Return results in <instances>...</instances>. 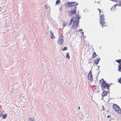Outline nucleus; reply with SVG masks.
<instances>
[{
  "label": "nucleus",
  "instance_id": "nucleus-7",
  "mask_svg": "<svg viewBox=\"0 0 121 121\" xmlns=\"http://www.w3.org/2000/svg\"><path fill=\"white\" fill-rule=\"evenodd\" d=\"M108 93V92L107 91H103L101 95L102 99H103L105 96L107 95Z\"/></svg>",
  "mask_w": 121,
  "mask_h": 121
},
{
  "label": "nucleus",
  "instance_id": "nucleus-20",
  "mask_svg": "<svg viewBox=\"0 0 121 121\" xmlns=\"http://www.w3.org/2000/svg\"><path fill=\"white\" fill-rule=\"evenodd\" d=\"M118 82L119 83L121 84V77L118 79Z\"/></svg>",
  "mask_w": 121,
  "mask_h": 121
},
{
  "label": "nucleus",
  "instance_id": "nucleus-22",
  "mask_svg": "<svg viewBox=\"0 0 121 121\" xmlns=\"http://www.w3.org/2000/svg\"><path fill=\"white\" fill-rule=\"evenodd\" d=\"M34 119L33 118H30L29 120L30 121H34Z\"/></svg>",
  "mask_w": 121,
  "mask_h": 121
},
{
  "label": "nucleus",
  "instance_id": "nucleus-28",
  "mask_svg": "<svg viewBox=\"0 0 121 121\" xmlns=\"http://www.w3.org/2000/svg\"><path fill=\"white\" fill-rule=\"evenodd\" d=\"M79 30L80 31H82V29H80Z\"/></svg>",
  "mask_w": 121,
  "mask_h": 121
},
{
  "label": "nucleus",
  "instance_id": "nucleus-8",
  "mask_svg": "<svg viewBox=\"0 0 121 121\" xmlns=\"http://www.w3.org/2000/svg\"><path fill=\"white\" fill-rule=\"evenodd\" d=\"M64 42V40L63 39L59 38L58 39V42L60 44H62Z\"/></svg>",
  "mask_w": 121,
  "mask_h": 121
},
{
  "label": "nucleus",
  "instance_id": "nucleus-3",
  "mask_svg": "<svg viewBox=\"0 0 121 121\" xmlns=\"http://www.w3.org/2000/svg\"><path fill=\"white\" fill-rule=\"evenodd\" d=\"M112 108L117 113L119 114L121 113V109L119 106L116 104H114Z\"/></svg>",
  "mask_w": 121,
  "mask_h": 121
},
{
  "label": "nucleus",
  "instance_id": "nucleus-4",
  "mask_svg": "<svg viewBox=\"0 0 121 121\" xmlns=\"http://www.w3.org/2000/svg\"><path fill=\"white\" fill-rule=\"evenodd\" d=\"M79 22L78 21V20H75L72 26V28L74 29H75L77 27Z\"/></svg>",
  "mask_w": 121,
  "mask_h": 121
},
{
  "label": "nucleus",
  "instance_id": "nucleus-24",
  "mask_svg": "<svg viewBox=\"0 0 121 121\" xmlns=\"http://www.w3.org/2000/svg\"><path fill=\"white\" fill-rule=\"evenodd\" d=\"M67 47H65L62 50V51H64L67 50Z\"/></svg>",
  "mask_w": 121,
  "mask_h": 121
},
{
  "label": "nucleus",
  "instance_id": "nucleus-14",
  "mask_svg": "<svg viewBox=\"0 0 121 121\" xmlns=\"http://www.w3.org/2000/svg\"><path fill=\"white\" fill-rule=\"evenodd\" d=\"M74 17H73L71 19V20L70 21L69 23H70V25H71V24L72 23V22H73L74 20Z\"/></svg>",
  "mask_w": 121,
  "mask_h": 121
},
{
  "label": "nucleus",
  "instance_id": "nucleus-6",
  "mask_svg": "<svg viewBox=\"0 0 121 121\" xmlns=\"http://www.w3.org/2000/svg\"><path fill=\"white\" fill-rule=\"evenodd\" d=\"M76 12V8L75 7L73 9H72L71 11L69 12V16H71L73 14L74 15Z\"/></svg>",
  "mask_w": 121,
  "mask_h": 121
},
{
  "label": "nucleus",
  "instance_id": "nucleus-19",
  "mask_svg": "<svg viewBox=\"0 0 121 121\" xmlns=\"http://www.w3.org/2000/svg\"><path fill=\"white\" fill-rule=\"evenodd\" d=\"M76 20H78V21L79 22V19L80 18L79 17L78 15H76Z\"/></svg>",
  "mask_w": 121,
  "mask_h": 121
},
{
  "label": "nucleus",
  "instance_id": "nucleus-25",
  "mask_svg": "<svg viewBox=\"0 0 121 121\" xmlns=\"http://www.w3.org/2000/svg\"><path fill=\"white\" fill-rule=\"evenodd\" d=\"M67 23L66 22H64L63 23V26L64 27H65V26H66L67 25Z\"/></svg>",
  "mask_w": 121,
  "mask_h": 121
},
{
  "label": "nucleus",
  "instance_id": "nucleus-11",
  "mask_svg": "<svg viewBox=\"0 0 121 121\" xmlns=\"http://www.w3.org/2000/svg\"><path fill=\"white\" fill-rule=\"evenodd\" d=\"M118 69L119 71L121 72V63L119 64L118 67Z\"/></svg>",
  "mask_w": 121,
  "mask_h": 121
},
{
  "label": "nucleus",
  "instance_id": "nucleus-15",
  "mask_svg": "<svg viewBox=\"0 0 121 121\" xmlns=\"http://www.w3.org/2000/svg\"><path fill=\"white\" fill-rule=\"evenodd\" d=\"M103 28L104 27H106L107 26L106 23L104 22V23L103 24Z\"/></svg>",
  "mask_w": 121,
  "mask_h": 121
},
{
  "label": "nucleus",
  "instance_id": "nucleus-1",
  "mask_svg": "<svg viewBox=\"0 0 121 121\" xmlns=\"http://www.w3.org/2000/svg\"><path fill=\"white\" fill-rule=\"evenodd\" d=\"M98 9L99 11V15H100V23L101 25H100L102 26V27H103V24L104 23V14L103 13V12H102L101 13H100L101 12V10H100L99 9Z\"/></svg>",
  "mask_w": 121,
  "mask_h": 121
},
{
  "label": "nucleus",
  "instance_id": "nucleus-29",
  "mask_svg": "<svg viewBox=\"0 0 121 121\" xmlns=\"http://www.w3.org/2000/svg\"><path fill=\"white\" fill-rule=\"evenodd\" d=\"M62 7L61 6V7L60 8V10L61 9H62Z\"/></svg>",
  "mask_w": 121,
  "mask_h": 121
},
{
  "label": "nucleus",
  "instance_id": "nucleus-12",
  "mask_svg": "<svg viewBox=\"0 0 121 121\" xmlns=\"http://www.w3.org/2000/svg\"><path fill=\"white\" fill-rule=\"evenodd\" d=\"M50 33L51 34V38L52 39H54L55 38V37L54 35L52 33V32L51 31H50Z\"/></svg>",
  "mask_w": 121,
  "mask_h": 121
},
{
  "label": "nucleus",
  "instance_id": "nucleus-18",
  "mask_svg": "<svg viewBox=\"0 0 121 121\" xmlns=\"http://www.w3.org/2000/svg\"><path fill=\"white\" fill-rule=\"evenodd\" d=\"M66 57L68 58L69 59L70 57L69 55V53H67L66 54Z\"/></svg>",
  "mask_w": 121,
  "mask_h": 121
},
{
  "label": "nucleus",
  "instance_id": "nucleus-10",
  "mask_svg": "<svg viewBox=\"0 0 121 121\" xmlns=\"http://www.w3.org/2000/svg\"><path fill=\"white\" fill-rule=\"evenodd\" d=\"M100 59H99L98 58H96L95 60V64H97L98 63L99 61V60Z\"/></svg>",
  "mask_w": 121,
  "mask_h": 121
},
{
  "label": "nucleus",
  "instance_id": "nucleus-2",
  "mask_svg": "<svg viewBox=\"0 0 121 121\" xmlns=\"http://www.w3.org/2000/svg\"><path fill=\"white\" fill-rule=\"evenodd\" d=\"M100 82L101 83V85L102 88L108 89H109V86L104 82L103 79L100 80Z\"/></svg>",
  "mask_w": 121,
  "mask_h": 121
},
{
  "label": "nucleus",
  "instance_id": "nucleus-27",
  "mask_svg": "<svg viewBox=\"0 0 121 121\" xmlns=\"http://www.w3.org/2000/svg\"><path fill=\"white\" fill-rule=\"evenodd\" d=\"M110 117V116H109V115H108V116L107 117L108 118V117Z\"/></svg>",
  "mask_w": 121,
  "mask_h": 121
},
{
  "label": "nucleus",
  "instance_id": "nucleus-23",
  "mask_svg": "<svg viewBox=\"0 0 121 121\" xmlns=\"http://www.w3.org/2000/svg\"><path fill=\"white\" fill-rule=\"evenodd\" d=\"M92 74L91 71H90L88 73V76H92Z\"/></svg>",
  "mask_w": 121,
  "mask_h": 121
},
{
  "label": "nucleus",
  "instance_id": "nucleus-9",
  "mask_svg": "<svg viewBox=\"0 0 121 121\" xmlns=\"http://www.w3.org/2000/svg\"><path fill=\"white\" fill-rule=\"evenodd\" d=\"M97 56L95 52H94L92 54V57L93 58H94Z\"/></svg>",
  "mask_w": 121,
  "mask_h": 121
},
{
  "label": "nucleus",
  "instance_id": "nucleus-21",
  "mask_svg": "<svg viewBox=\"0 0 121 121\" xmlns=\"http://www.w3.org/2000/svg\"><path fill=\"white\" fill-rule=\"evenodd\" d=\"M60 2V0H57L56 1V4L59 3Z\"/></svg>",
  "mask_w": 121,
  "mask_h": 121
},
{
  "label": "nucleus",
  "instance_id": "nucleus-16",
  "mask_svg": "<svg viewBox=\"0 0 121 121\" xmlns=\"http://www.w3.org/2000/svg\"><path fill=\"white\" fill-rule=\"evenodd\" d=\"M92 76H88V79L90 80V81H92Z\"/></svg>",
  "mask_w": 121,
  "mask_h": 121
},
{
  "label": "nucleus",
  "instance_id": "nucleus-13",
  "mask_svg": "<svg viewBox=\"0 0 121 121\" xmlns=\"http://www.w3.org/2000/svg\"><path fill=\"white\" fill-rule=\"evenodd\" d=\"M7 116V114H4L3 115H2V118L5 119Z\"/></svg>",
  "mask_w": 121,
  "mask_h": 121
},
{
  "label": "nucleus",
  "instance_id": "nucleus-26",
  "mask_svg": "<svg viewBox=\"0 0 121 121\" xmlns=\"http://www.w3.org/2000/svg\"><path fill=\"white\" fill-rule=\"evenodd\" d=\"M2 114H0V117H2Z\"/></svg>",
  "mask_w": 121,
  "mask_h": 121
},
{
  "label": "nucleus",
  "instance_id": "nucleus-17",
  "mask_svg": "<svg viewBox=\"0 0 121 121\" xmlns=\"http://www.w3.org/2000/svg\"><path fill=\"white\" fill-rule=\"evenodd\" d=\"M116 61L119 64L121 63V59L116 60Z\"/></svg>",
  "mask_w": 121,
  "mask_h": 121
},
{
  "label": "nucleus",
  "instance_id": "nucleus-30",
  "mask_svg": "<svg viewBox=\"0 0 121 121\" xmlns=\"http://www.w3.org/2000/svg\"><path fill=\"white\" fill-rule=\"evenodd\" d=\"M78 109H80V107L79 106L78 107Z\"/></svg>",
  "mask_w": 121,
  "mask_h": 121
},
{
  "label": "nucleus",
  "instance_id": "nucleus-5",
  "mask_svg": "<svg viewBox=\"0 0 121 121\" xmlns=\"http://www.w3.org/2000/svg\"><path fill=\"white\" fill-rule=\"evenodd\" d=\"M67 6L68 7H72L73 6H75L76 7V6L77 4H76V2H68L67 3Z\"/></svg>",
  "mask_w": 121,
  "mask_h": 121
}]
</instances>
